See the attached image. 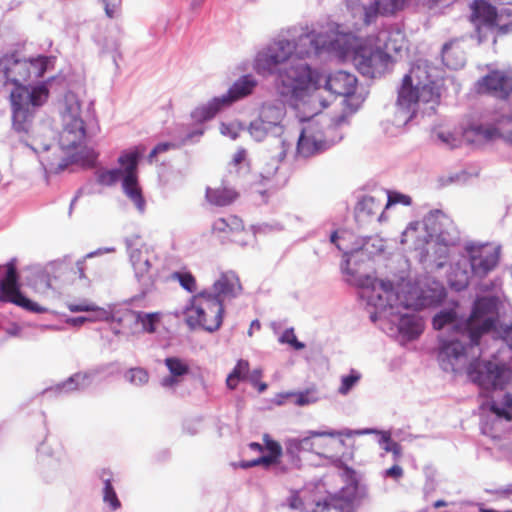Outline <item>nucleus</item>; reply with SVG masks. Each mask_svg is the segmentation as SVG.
Segmentation results:
<instances>
[{"label":"nucleus","mask_w":512,"mask_h":512,"mask_svg":"<svg viewBox=\"0 0 512 512\" xmlns=\"http://www.w3.org/2000/svg\"><path fill=\"white\" fill-rule=\"evenodd\" d=\"M96 475L103 485L102 500L105 507L110 512L118 511L122 507V504L120 499L118 498V495L113 484V473L109 469L103 468L98 470Z\"/></svg>","instance_id":"7c9ffc66"},{"label":"nucleus","mask_w":512,"mask_h":512,"mask_svg":"<svg viewBox=\"0 0 512 512\" xmlns=\"http://www.w3.org/2000/svg\"><path fill=\"white\" fill-rule=\"evenodd\" d=\"M124 378L135 386H144L149 381V373L146 369L142 367L131 368L125 372Z\"/></svg>","instance_id":"c03bdc74"},{"label":"nucleus","mask_w":512,"mask_h":512,"mask_svg":"<svg viewBox=\"0 0 512 512\" xmlns=\"http://www.w3.org/2000/svg\"><path fill=\"white\" fill-rule=\"evenodd\" d=\"M30 77V64L25 60L5 55L0 58V89L8 84L19 87Z\"/></svg>","instance_id":"5701e85b"},{"label":"nucleus","mask_w":512,"mask_h":512,"mask_svg":"<svg viewBox=\"0 0 512 512\" xmlns=\"http://www.w3.org/2000/svg\"><path fill=\"white\" fill-rule=\"evenodd\" d=\"M385 191L379 190L372 194L361 196L355 206V218L358 222H369L376 219L378 222L385 218Z\"/></svg>","instance_id":"4be33fe9"},{"label":"nucleus","mask_w":512,"mask_h":512,"mask_svg":"<svg viewBox=\"0 0 512 512\" xmlns=\"http://www.w3.org/2000/svg\"><path fill=\"white\" fill-rule=\"evenodd\" d=\"M119 47H120L119 40L116 38H110V39L106 40V43L103 48L105 52L112 54L114 63H116V61H117L116 57H117V55H119Z\"/></svg>","instance_id":"bf43d9fd"},{"label":"nucleus","mask_w":512,"mask_h":512,"mask_svg":"<svg viewBox=\"0 0 512 512\" xmlns=\"http://www.w3.org/2000/svg\"><path fill=\"white\" fill-rule=\"evenodd\" d=\"M203 134L202 128H195L192 130H188L184 126L177 128V135L174 137L172 141L162 142L156 145L149 154V161L152 162L153 159L163 152H166L170 149H174L184 145L188 142L194 141V139H198Z\"/></svg>","instance_id":"c85d7f7f"},{"label":"nucleus","mask_w":512,"mask_h":512,"mask_svg":"<svg viewBox=\"0 0 512 512\" xmlns=\"http://www.w3.org/2000/svg\"><path fill=\"white\" fill-rule=\"evenodd\" d=\"M288 505L291 509L295 510H303L304 509V503L302 499L300 498L299 494L294 492L290 495L288 498Z\"/></svg>","instance_id":"69168bd1"},{"label":"nucleus","mask_w":512,"mask_h":512,"mask_svg":"<svg viewBox=\"0 0 512 512\" xmlns=\"http://www.w3.org/2000/svg\"><path fill=\"white\" fill-rule=\"evenodd\" d=\"M241 290L242 287L238 276L234 272L228 271L222 273L213 283L212 287L203 290V292L209 293L210 296L219 300L224 306L226 301L236 298L241 293Z\"/></svg>","instance_id":"b1692460"},{"label":"nucleus","mask_w":512,"mask_h":512,"mask_svg":"<svg viewBox=\"0 0 512 512\" xmlns=\"http://www.w3.org/2000/svg\"><path fill=\"white\" fill-rule=\"evenodd\" d=\"M248 133L255 141H263L268 135L272 136V129L258 117L248 126Z\"/></svg>","instance_id":"37998d69"},{"label":"nucleus","mask_w":512,"mask_h":512,"mask_svg":"<svg viewBox=\"0 0 512 512\" xmlns=\"http://www.w3.org/2000/svg\"><path fill=\"white\" fill-rule=\"evenodd\" d=\"M66 324L74 327H80L86 322H90V316H79V317H69L66 319Z\"/></svg>","instance_id":"774afa93"},{"label":"nucleus","mask_w":512,"mask_h":512,"mask_svg":"<svg viewBox=\"0 0 512 512\" xmlns=\"http://www.w3.org/2000/svg\"><path fill=\"white\" fill-rule=\"evenodd\" d=\"M279 342L282 344H289L295 350H302L305 347L303 342L298 341L293 328L286 329L279 337Z\"/></svg>","instance_id":"8fccbe9b"},{"label":"nucleus","mask_w":512,"mask_h":512,"mask_svg":"<svg viewBox=\"0 0 512 512\" xmlns=\"http://www.w3.org/2000/svg\"><path fill=\"white\" fill-rule=\"evenodd\" d=\"M408 0H371L363 3L360 0H347L346 9L351 16L352 27L361 32L375 23L380 15H391L401 10ZM428 5H433L438 0H424Z\"/></svg>","instance_id":"ddd939ff"},{"label":"nucleus","mask_w":512,"mask_h":512,"mask_svg":"<svg viewBox=\"0 0 512 512\" xmlns=\"http://www.w3.org/2000/svg\"><path fill=\"white\" fill-rule=\"evenodd\" d=\"M384 191H385V202H384L385 209H388L389 207L396 205V204H401L404 206H410L412 204V198L407 194H403L398 191H386V190H384Z\"/></svg>","instance_id":"49530a36"},{"label":"nucleus","mask_w":512,"mask_h":512,"mask_svg":"<svg viewBox=\"0 0 512 512\" xmlns=\"http://www.w3.org/2000/svg\"><path fill=\"white\" fill-rule=\"evenodd\" d=\"M61 117L62 131L59 135V145L62 150L77 148L86 138L95 136L99 131L94 115L89 109L83 112L79 100L73 94L65 97V107Z\"/></svg>","instance_id":"9b49d317"},{"label":"nucleus","mask_w":512,"mask_h":512,"mask_svg":"<svg viewBox=\"0 0 512 512\" xmlns=\"http://www.w3.org/2000/svg\"><path fill=\"white\" fill-rule=\"evenodd\" d=\"M125 245L135 278L144 285L151 284L153 261L156 259L153 249L137 235L127 237Z\"/></svg>","instance_id":"f3484780"},{"label":"nucleus","mask_w":512,"mask_h":512,"mask_svg":"<svg viewBox=\"0 0 512 512\" xmlns=\"http://www.w3.org/2000/svg\"><path fill=\"white\" fill-rule=\"evenodd\" d=\"M249 372V362L247 360L240 359L237 364L235 365L234 369L232 370V373L240 380L245 379L246 375Z\"/></svg>","instance_id":"052dcab7"},{"label":"nucleus","mask_w":512,"mask_h":512,"mask_svg":"<svg viewBox=\"0 0 512 512\" xmlns=\"http://www.w3.org/2000/svg\"><path fill=\"white\" fill-rule=\"evenodd\" d=\"M315 446V454L328 458L338 459L345 442L341 437L318 436Z\"/></svg>","instance_id":"473e14b6"},{"label":"nucleus","mask_w":512,"mask_h":512,"mask_svg":"<svg viewBox=\"0 0 512 512\" xmlns=\"http://www.w3.org/2000/svg\"><path fill=\"white\" fill-rule=\"evenodd\" d=\"M466 319H458L453 309H443L433 317L432 325L435 330H442L448 327L454 330V334H457V325Z\"/></svg>","instance_id":"f704fd0d"},{"label":"nucleus","mask_w":512,"mask_h":512,"mask_svg":"<svg viewBox=\"0 0 512 512\" xmlns=\"http://www.w3.org/2000/svg\"><path fill=\"white\" fill-rule=\"evenodd\" d=\"M478 92L487 93L499 99H506L512 91V78L495 71L483 77L477 84Z\"/></svg>","instance_id":"393cba45"},{"label":"nucleus","mask_w":512,"mask_h":512,"mask_svg":"<svg viewBox=\"0 0 512 512\" xmlns=\"http://www.w3.org/2000/svg\"><path fill=\"white\" fill-rule=\"evenodd\" d=\"M358 33L352 23L345 27L328 23L325 52L351 59L357 71L367 78L382 76L392 63L391 55L375 44L372 35L364 38Z\"/></svg>","instance_id":"39448f33"},{"label":"nucleus","mask_w":512,"mask_h":512,"mask_svg":"<svg viewBox=\"0 0 512 512\" xmlns=\"http://www.w3.org/2000/svg\"><path fill=\"white\" fill-rule=\"evenodd\" d=\"M365 487L353 481L343 487L338 494L323 503H317L313 512H350L354 503L365 496Z\"/></svg>","instance_id":"412c9836"},{"label":"nucleus","mask_w":512,"mask_h":512,"mask_svg":"<svg viewBox=\"0 0 512 512\" xmlns=\"http://www.w3.org/2000/svg\"><path fill=\"white\" fill-rule=\"evenodd\" d=\"M285 115V105L278 101L266 102L260 109L259 118L272 129V138L276 144L275 150L271 152V162L260 172L261 177L265 180H269L276 174L280 162L284 160L293 145L284 136L285 125L283 121Z\"/></svg>","instance_id":"f8f14e48"},{"label":"nucleus","mask_w":512,"mask_h":512,"mask_svg":"<svg viewBox=\"0 0 512 512\" xmlns=\"http://www.w3.org/2000/svg\"><path fill=\"white\" fill-rule=\"evenodd\" d=\"M440 93L432 83L413 85L412 77L405 75L398 90L396 103V122L405 125L410 122L417 113L431 115L439 105Z\"/></svg>","instance_id":"9d476101"},{"label":"nucleus","mask_w":512,"mask_h":512,"mask_svg":"<svg viewBox=\"0 0 512 512\" xmlns=\"http://www.w3.org/2000/svg\"><path fill=\"white\" fill-rule=\"evenodd\" d=\"M431 139L446 148H455L459 146L461 140L449 129L443 126H436L431 131Z\"/></svg>","instance_id":"4c0bfd02"},{"label":"nucleus","mask_w":512,"mask_h":512,"mask_svg":"<svg viewBox=\"0 0 512 512\" xmlns=\"http://www.w3.org/2000/svg\"><path fill=\"white\" fill-rule=\"evenodd\" d=\"M372 429L374 430V428ZM374 433L380 435L378 443L381 446V448L385 452H391L392 446L396 444V442H394L391 439V433L389 431H378L377 429H375ZM370 434H373V432H371Z\"/></svg>","instance_id":"864d4df0"},{"label":"nucleus","mask_w":512,"mask_h":512,"mask_svg":"<svg viewBox=\"0 0 512 512\" xmlns=\"http://www.w3.org/2000/svg\"><path fill=\"white\" fill-rule=\"evenodd\" d=\"M145 153L144 146H137L132 150L123 152L118 162L121 168L97 169L95 172L98 184L103 186H113L122 180L124 194L134 204L140 214L146 210V201L142 195V190L138 183L137 167L140 158Z\"/></svg>","instance_id":"1a4fd4ad"},{"label":"nucleus","mask_w":512,"mask_h":512,"mask_svg":"<svg viewBox=\"0 0 512 512\" xmlns=\"http://www.w3.org/2000/svg\"><path fill=\"white\" fill-rule=\"evenodd\" d=\"M258 465H262L264 467L271 466L270 458L266 457L265 455H262L256 459L248 460V461H241L239 466L243 469L252 468Z\"/></svg>","instance_id":"13d9d810"},{"label":"nucleus","mask_w":512,"mask_h":512,"mask_svg":"<svg viewBox=\"0 0 512 512\" xmlns=\"http://www.w3.org/2000/svg\"><path fill=\"white\" fill-rule=\"evenodd\" d=\"M112 252H115V248L114 247L99 248V249H97L95 251H92V252L86 254V256L82 260H78L76 262V269H77V272L79 274V277L80 278H84L85 277V274H84V262H85V259L92 258V257H95V256H99V255H102L104 253H112Z\"/></svg>","instance_id":"3c124183"},{"label":"nucleus","mask_w":512,"mask_h":512,"mask_svg":"<svg viewBox=\"0 0 512 512\" xmlns=\"http://www.w3.org/2000/svg\"><path fill=\"white\" fill-rule=\"evenodd\" d=\"M310 78L301 95L292 102L296 117L301 123L306 122L297 141V154L304 158L329 149L343 138L340 127L346 116L333 119L321 114L320 110L328 103L318 91L323 88L331 95L348 97L354 94L357 84L355 75L342 70L323 75L310 67Z\"/></svg>","instance_id":"7ed1b4c3"},{"label":"nucleus","mask_w":512,"mask_h":512,"mask_svg":"<svg viewBox=\"0 0 512 512\" xmlns=\"http://www.w3.org/2000/svg\"><path fill=\"white\" fill-rule=\"evenodd\" d=\"M376 288L378 290L366 288L361 298L368 307L374 308L370 312L371 321L378 322L387 335L408 341L416 339L423 332L421 318L409 310L437 306L445 297L443 288L412 287L403 295L394 291L393 284H378Z\"/></svg>","instance_id":"20e7f679"},{"label":"nucleus","mask_w":512,"mask_h":512,"mask_svg":"<svg viewBox=\"0 0 512 512\" xmlns=\"http://www.w3.org/2000/svg\"><path fill=\"white\" fill-rule=\"evenodd\" d=\"M362 375L359 371L351 369L349 374L341 376L338 393L342 396L348 395L360 382Z\"/></svg>","instance_id":"79ce46f5"},{"label":"nucleus","mask_w":512,"mask_h":512,"mask_svg":"<svg viewBox=\"0 0 512 512\" xmlns=\"http://www.w3.org/2000/svg\"><path fill=\"white\" fill-rule=\"evenodd\" d=\"M257 86L258 80L253 75H243L231 85L226 94L214 97L207 104L195 108L191 117L201 123L210 120L223 108L250 96Z\"/></svg>","instance_id":"2eb2a0df"},{"label":"nucleus","mask_w":512,"mask_h":512,"mask_svg":"<svg viewBox=\"0 0 512 512\" xmlns=\"http://www.w3.org/2000/svg\"><path fill=\"white\" fill-rule=\"evenodd\" d=\"M496 296L478 297L471 314L457 325V334L439 336L437 361L444 372L456 373L467 364L468 378L482 390L502 389L510 377L504 364L481 361V339L493 327L497 316Z\"/></svg>","instance_id":"f257e3e1"},{"label":"nucleus","mask_w":512,"mask_h":512,"mask_svg":"<svg viewBox=\"0 0 512 512\" xmlns=\"http://www.w3.org/2000/svg\"><path fill=\"white\" fill-rule=\"evenodd\" d=\"M237 197V193L229 188H207L206 199L209 203L223 207L231 204Z\"/></svg>","instance_id":"c9c22d12"},{"label":"nucleus","mask_w":512,"mask_h":512,"mask_svg":"<svg viewBox=\"0 0 512 512\" xmlns=\"http://www.w3.org/2000/svg\"><path fill=\"white\" fill-rule=\"evenodd\" d=\"M43 461L42 475L46 481L60 476L70 465L69 455L58 440L45 439L37 448Z\"/></svg>","instance_id":"a211bd4d"},{"label":"nucleus","mask_w":512,"mask_h":512,"mask_svg":"<svg viewBox=\"0 0 512 512\" xmlns=\"http://www.w3.org/2000/svg\"><path fill=\"white\" fill-rule=\"evenodd\" d=\"M375 44L381 50L390 53H400L406 46L405 35L398 27H386L381 29L376 36H372Z\"/></svg>","instance_id":"cd10ccee"},{"label":"nucleus","mask_w":512,"mask_h":512,"mask_svg":"<svg viewBox=\"0 0 512 512\" xmlns=\"http://www.w3.org/2000/svg\"><path fill=\"white\" fill-rule=\"evenodd\" d=\"M489 406L497 420H512V395L510 393H506L500 401L492 400Z\"/></svg>","instance_id":"e433bc0d"},{"label":"nucleus","mask_w":512,"mask_h":512,"mask_svg":"<svg viewBox=\"0 0 512 512\" xmlns=\"http://www.w3.org/2000/svg\"><path fill=\"white\" fill-rule=\"evenodd\" d=\"M66 307L70 312L73 313L90 312L92 309H94V303L88 300H82L80 303L67 302Z\"/></svg>","instance_id":"6e6d98bb"},{"label":"nucleus","mask_w":512,"mask_h":512,"mask_svg":"<svg viewBox=\"0 0 512 512\" xmlns=\"http://www.w3.org/2000/svg\"><path fill=\"white\" fill-rule=\"evenodd\" d=\"M263 440L265 444L264 449L268 452L265 456L270 458L272 465L278 463L279 458L283 453L281 445L277 441L271 439L268 434L264 435Z\"/></svg>","instance_id":"a18cd8bd"},{"label":"nucleus","mask_w":512,"mask_h":512,"mask_svg":"<svg viewBox=\"0 0 512 512\" xmlns=\"http://www.w3.org/2000/svg\"><path fill=\"white\" fill-rule=\"evenodd\" d=\"M125 317L142 326V330L147 333H154L156 325L160 320L159 313H146L142 311L127 310Z\"/></svg>","instance_id":"72a5a7b5"},{"label":"nucleus","mask_w":512,"mask_h":512,"mask_svg":"<svg viewBox=\"0 0 512 512\" xmlns=\"http://www.w3.org/2000/svg\"><path fill=\"white\" fill-rule=\"evenodd\" d=\"M12 126L17 133H28L31 128L33 110L18 99L10 98Z\"/></svg>","instance_id":"2f4dec72"},{"label":"nucleus","mask_w":512,"mask_h":512,"mask_svg":"<svg viewBox=\"0 0 512 512\" xmlns=\"http://www.w3.org/2000/svg\"><path fill=\"white\" fill-rule=\"evenodd\" d=\"M47 97L48 90L43 85L30 89L22 83L19 87L14 88L10 93V98L18 99V101L23 102L32 110L35 107L41 106L46 101Z\"/></svg>","instance_id":"c756f323"},{"label":"nucleus","mask_w":512,"mask_h":512,"mask_svg":"<svg viewBox=\"0 0 512 512\" xmlns=\"http://www.w3.org/2000/svg\"><path fill=\"white\" fill-rule=\"evenodd\" d=\"M327 25L291 27L257 52L253 69L263 77L275 75L278 93L293 102L311 81L307 58L325 52Z\"/></svg>","instance_id":"f03ea898"},{"label":"nucleus","mask_w":512,"mask_h":512,"mask_svg":"<svg viewBox=\"0 0 512 512\" xmlns=\"http://www.w3.org/2000/svg\"><path fill=\"white\" fill-rule=\"evenodd\" d=\"M227 221L229 232H238L243 230V223L239 217L235 215H229L227 216Z\"/></svg>","instance_id":"e2e57ef3"},{"label":"nucleus","mask_w":512,"mask_h":512,"mask_svg":"<svg viewBox=\"0 0 512 512\" xmlns=\"http://www.w3.org/2000/svg\"><path fill=\"white\" fill-rule=\"evenodd\" d=\"M172 278L178 280L186 291L192 293L196 290V279L190 272H174Z\"/></svg>","instance_id":"09e8293b"},{"label":"nucleus","mask_w":512,"mask_h":512,"mask_svg":"<svg viewBox=\"0 0 512 512\" xmlns=\"http://www.w3.org/2000/svg\"><path fill=\"white\" fill-rule=\"evenodd\" d=\"M404 475L403 468L398 464L393 465L392 467L384 470L383 476L386 478H392L395 481L401 479Z\"/></svg>","instance_id":"680f3d73"},{"label":"nucleus","mask_w":512,"mask_h":512,"mask_svg":"<svg viewBox=\"0 0 512 512\" xmlns=\"http://www.w3.org/2000/svg\"><path fill=\"white\" fill-rule=\"evenodd\" d=\"M500 260V246L489 242L466 241L459 259L449 275L452 288L465 289L471 280H482L496 269Z\"/></svg>","instance_id":"0eeeda50"},{"label":"nucleus","mask_w":512,"mask_h":512,"mask_svg":"<svg viewBox=\"0 0 512 512\" xmlns=\"http://www.w3.org/2000/svg\"><path fill=\"white\" fill-rule=\"evenodd\" d=\"M224 307L209 293L201 291L193 296L191 305L186 307L187 325L195 329L201 327L208 332L217 331L223 322Z\"/></svg>","instance_id":"4468645a"},{"label":"nucleus","mask_w":512,"mask_h":512,"mask_svg":"<svg viewBox=\"0 0 512 512\" xmlns=\"http://www.w3.org/2000/svg\"><path fill=\"white\" fill-rule=\"evenodd\" d=\"M164 365L169 374L160 379V386L169 392H175L189 373V365L187 361L175 356L165 358Z\"/></svg>","instance_id":"bb28decb"},{"label":"nucleus","mask_w":512,"mask_h":512,"mask_svg":"<svg viewBox=\"0 0 512 512\" xmlns=\"http://www.w3.org/2000/svg\"><path fill=\"white\" fill-rule=\"evenodd\" d=\"M339 239H343V237H339L337 232H333L330 236V242L335 244L340 251H343L341 272L345 277V281L349 285L359 288L360 298H362L363 291L366 288L378 290L376 288L378 284H383V286L393 284L391 281H384L368 275H362L357 268L360 263H363L384 250L382 239L373 236L360 237L355 240L353 247L348 250L342 247L341 243L338 241Z\"/></svg>","instance_id":"6e6552de"},{"label":"nucleus","mask_w":512,"mask_h":512,"mask_svg":"<svg viewBox=\"0 0 512 512\" xmlns=\"http://www.w3.org/2000/svg\"><path fill=\"white\" fill-rule=\"evenodd\" d=\"M295 399L294 403L298 406H306L319 401L320 397L316 389L311 388L305 391L291 394Z\"/></svg>","instance_id":"de8ad7c7"},{"label":"nucleus","mask_w":512,"mask_h":512,"mask_svg":"<svg viewBox=\"0 0 512 512\" xmlns=\"http://www.w3.org/2000/svg\"><path fill=\"white\" fill-rule=\"evenodd\" d=\"M373 429H361V430H351V429H343L340 431L329 430V431H309L307 436L303 438H292L288 439L285 443V451L286 454L291 457V459L298 458L299 453L301 452H311L315 453V446L318 436H330L334 437H352L354 435H367L368 433L374 432Z\"/></svg>","instance_id":"aec40b11"},{"label":"nucleus","mask_w":512,"mask_h":512,"mask_svg":"<svg viewBox=\"0 0 512 512\" xmlns=\"http://www.w3.org/2000/svg\"><path fill=\"white\" fill-rule=\"evenodd\" d=\"M42 164L46 171L52 173H60L61 171H64L68 167L69 161L67 159H62L57 165H54L53 163L45 165L43 162Z\"/></svg>","instance_id":"0e129e2a"},{"label":"nucleus","mask_w":512,"mask_h":512,"mask_svg":"<svg viewBox=\"0 0 512 512\" xmlns=\"http://www.w3.org/2000/svg\"><path fill=\"white\" fill-rule=\"evenodd\" d=\"M0 301L13 303L34 313L46 312V308L33 302L20 291L16 262L14 259L7 263L6 275L0 282Z\"/></svg>","instance_id":"6ab92c4d"},{"label":"nucleus","mask_w":512,"mask_h":512,"mask_svg":"<svg viewBox=\"0 0 512 512\" xmlns=\"http://www.w3.org/2000/svg\"><path fill=\"white\" fill-rule=\"evenodd\" d=\"M98 373V369L75 373L65 381L60 382L55 386L47 388L44 392L61 396L69 394L74 391L84 390L92 384L95 376Z\"/></svg>","instance_id":"a878e982"},{"label":"nucleus","mask_w":512,"mask_h":512,"mask_svg":"<svg viewBox=\"0 0 512 512\" xmlns=\"http://www.w3.org/2000/svg\"><path fill=\"white\" fill-rule=\"evenodd\" d=\"M90 312L93 313L90 316V322L111 321V320L115 319V315L112 310L98 307L95 304H94V309H92Z\"/></svg>","instance_id":"603ef678"},{"label":"nucleus","mask_w":512,"mask_h":512,"mask_svg":"<svg viewBox=\"0 0 512 512\" xmlns=\"http://www.w3.org/2000/svg\"><path fill=\"white\" fill-rule=\"evenodd\" d=\"M213 230L215 232L227 233L229 232L227 217L219 218L213 223Z\"/></svg>","instance_id":"338daca9"},{"label":"nucleus","mask_w":512,"mask_h":512,"mask_svg":"<svg viewBox=\"0 0 512 512\" xmlns=\"http://www.w3.org/2000/svg\"><path fill=\"white\" fill-rule=\"evenodd\" d=\"M507 124L508 127L505 129H500L494 126L476 125L473 127V130L477 135L482 136L487 140L493 139L496 136H502L506 141L512 143V121H509Z\"/></svg>","instance_id":"58836bf2"},{"label":"nucleus","mask_w":512,"mask_h":512,"mask_svg":"<svg viewBox=\"0 0 512 512\" xmlns=\"http://www.w3.org/2000/svg\"><path fill=\"white\" fill-rule=\"evenodd\" d=\"M105 14L109 18H115L119 15L122 0H102Z\"/></svg>","instance_id":"5fc2aeb1"},{"label":"nucleus","mask_w":512,"mask_h":512,"mask_svg":"<svg viewBox=\"0 0 512 512\" xmlns=\"http://www.w3.org/2000/svg\"><path fill=\"white\" fill-rule=\"evenodd\" d=\"M498 300L499 298L496 297ZM498 303H500L498 301ZM499 309V304H497V310ZM498 319V315L494 320L493 327L484 335L486 336L489 332L493 331L495 336L497 337L496 341L500 343L502 346H507L509 350H512V321L508 324H500L496 327V322Z\"/></svg>","instance_id":"a19ab883"},{"label":"nucleus","mask_w":512,"mask_h":512,"mask_svg":"<svg viewBox=\"0 0 512 512\" xmlns=\"http://www.w3.org/2000/svg\"><path fill=\"white\" fill-rule=\"evenodd\" d=\"M459 241V231L454 222L442 211L429 212L422 222L413 221L401 234V244L420 251L425 261H433L437 268H442L451 246Z\"/></svg>","instance_id":"423d86ee"},{"label":"nucleus","mask_w":512,"mask_h":512,"mask_svg":"<svg viewBox=\"0 0 512 512\" xmlns=\"http://www.w3.org/2000/svg\"><path fill=\"white\" fill-rule=\"evenodd\" d=\"M239 128L240 125L237 123H222L220 126V132L222 135L235 140L239 135Z\"/></svg>","instance_id":"4d7b16f0"},{"label":"nucleus","mask_w":512,"mask_h":512,"mask_svg":"<svg viewBox=\"0 0 512 512\" xmlns=\"http://www.w3.org/2000/svg\"><path fill=\"white\" fill-rule=\"evenodd\" d=\"M442 61L450 69L457 70L464 66L463 52L455 49L452 44H445L442 48Z\"/></svg>","instance_id":"ea45409f"},{"label":"nucleus","mask_w":512,"mask_h":512,"mask_svg":"<svg viewBox=\"0 0 512 512\" xmlns=\"http://www.w3.org/2000/svg\"><path fill=\"white\" fill-rule=\"evenodd\" d=\"M471 22L473 23L479 42H483L489 36L494 35L495 30L502 34L512 32V20L501 23L496 8L484 0H475L471 4Z\"/></svg>","instance_id":"dca6fc26"}]
</instances>
